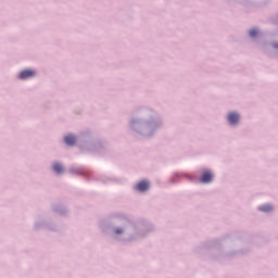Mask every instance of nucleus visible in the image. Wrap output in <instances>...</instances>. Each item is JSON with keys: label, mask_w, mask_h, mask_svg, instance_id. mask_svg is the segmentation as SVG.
Masks as SVG:
<instances>
[{"label": "nucleus", "mask_w": 278, "mask_h": 278, "mask_svg": "<svg viewBox=\"0 0 278 278\" xmlns=\"http://www.w3.org/2000/svg\"><path fill=\"white\" fill-rule=\"evenodd\" d=\"M34 75H36V72H34L33 70H25L20 73V79H29L34 77Z\"/></svg>", "instance_id": "obj_2"}, {"label": "nucleus", "mask_w": 278, "mask_h": 278, "mask_svg": "<svg viewBox=\"0 0 278 278\" xmlns=\"http://www.w3.org/2000/svg\"><path fill=\"white\" fill-rule=\"evenodd\" d=\"M64 140H65V143L68 144V147H73V144H75V142L77 141V139H75V136H72V135L66 136Z\"/></svg>", "instance_id": "obj_5"}, {"label": "nucleus", "mask_w": 278, "mask_h": 278, "mask_svg": "<svg viewBox=\"0 0 278 278\" xmlns=\"http://www.w3.org/2000/svg\"><path fill=\"white\" fill-rule=\"evenodd\" d=\"M115 233H123V229H121V228L116 229Z\"/></svg>", "instance_id": "obj_9"}, {"label": "nucleus", "mask_w": 278, "mask_h": 278, "mask_svg": "<svg viewBox=\"0 0 278 278\" xmlns=\"http://www.w3.org/2000/svg\"><path fill=\"white\" fill-rule=\"evenodd\" d=\"M53 170H55L58 174L64 173V167L60 163H55L53 165Z\"/></svg>", "instance_id": "obj_6"}, {"label": "nucleus", "mask_w": 278, "mask_h": 278, "mask_svg": "<svg viewBox=\"0 0 278 278\" xmlns=\"http://www.w3.org/2000/svg\"><path fill=\"white\" fill-rule=\"evenodd\" d=\"M136 189L139 192H147V190H149V181L142 180V181L138 182V185L136 186Z\"/></svg>", "instance_id": "obj_3"}, {"label": "nucleus", "mask_w": 278, "mask_h": 278, "mask_svg": "<svg viewBox=\"0 0 278 278\" xmlns=\"http://www.w3.org/2000/svg\"><path fill=\"white\" fill-rule=\"evenodd\" d=\"M271 210H273V205H270V204H265L260 207L261 212H271Z\"/></svg>", "instance_id": "obj_7"}, {"label": "nucleus", "mask_w": 278, "mask_h": 278, "mask_svg": "<svg viewBox=\"0 0 278 278\" xmlns=\"http://www.w3.org/2000/svg\"><path fill=\"white\" fill-rule=\"evenodd\" d=\"M212 179H214V175L212 174V172L206 170L202 174V177H201L202 184H210Z\"/></svg>", "instance_id": "obj_1"}, {"label": "nucleus", "mask_w": 278, "mask_h": 278, "mask_svg": "<svg viewBox=\"0 0 278 278\" xmlns=\"http://www.w3.org/2000/svg\"><path fill=\"white\" fill-rule=\"evenodd\" d=\"M257 34H260V31H257V29L250 30L251 38H255V36H257Z\"/></svg>", "instance_id": "obj_8"}, {"label": "nucleus", "mask_w": 278, "mask_h": 278, "mask_svg": "<svg viewBox=\"0 0 278 278\" xmlns=\"http://www.w3.org/2000/svg\"><path fill=\"white\" fill-rule=\"evenodd\" d=\"M240 121V115L238 113H229L228 122L230 125H236Z\"/></svg>", "instance_id": "obj_4"}]
</instances>
